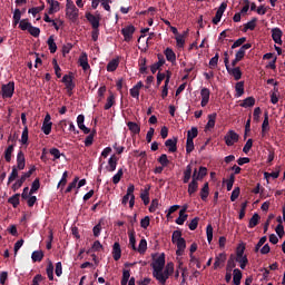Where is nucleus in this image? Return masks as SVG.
Wrapping results in <instances>:
<instances>
[{
	"label": "nucleus",
	"mask_w": 285,
	"mask_h": 285,
	"mask_svg": "<svg viewBox=\"0 0 285 285\" xmlns=\"http://www.w3.org/2000/svg\"><path fill=\"white\" fill-rule=\"evenodd\" d=\"M166 266V254H160L157 259H155L153 263H151V268H153V277H155V279H157V277H159L161 271H164ZM160 279H161V276H160Z\"/></svg>",
	"instance_id": "obj_1"
},
{
	"label": "nucleus",
	"mask_w": 285,
	"mask_h": 285,
	"mask_svg": "<svg viewBox=\"0 0 285 285\" xmlns=\"http://www.w3.org/2000/svg\"><path fill=\"white\" fill-rule=\"evenodd\" d=\"M66 17L71 23H77L79 20V9L75 6L72 0H67L66 4Z\"/></svg>",
	"instance_id": "obj_2"
},
{
	"label": "nucleus",
	"mask_w": 285,
	"mask_h": 285,
	"mask_svg": "<svg viewBox=\"0 0 285 285\" xmlns=\"http://www.w3.org/2000/svg\"><path fill=\"white\" fill-rule=\"evenodd\" d=\"M175 273V264L173 262L167 263L165 269H163L159 275L157 276V282H159V284L161 285H166V281L168 279V277H170V275ZM163 277V278H160Z\"/></svg>",
	"instance_id": "obj_3"
},
{
	"label": "nucleus",
	"mask_w": 285,
	"mask_h": 285,
	"mask_svg": "<svg viewBox=\"0 0 285 285\" xmlns=\"http://www.w3.org/2000/svg\"><path fill=\"white\" fill-rule=\"evenodd\" d=\"M35 170H37V168L32 167L29 171L24 173L13 185H12V190L13 193H17V190H19V188H21V186H23V183L26 181V179H30V177H32V173H35Z\"/></svg>",
	"instance_id": "obj_4"
},
{
	"label": "nucleus",
	"mask_w": 285,
	"mask_h": 285,
	"mask_svg": "<svg viewBox=\"0 0 285 285\" xmlns=\"http://www.w3.org/2000/svg\"><path fill=\"white\" fill-rule=\"evenodd\" d=\"M72 79H75V76H72V72H70L69 75H65L62 77V83H65L69 97H72V90H75V86H76Z\"/></svg>",
	"instance_id": "obj_5"
},
{
	"label": "nucleus",
	"mask_w": 285,
	"mask_h": 285,
	"mask_svg": "<svg viewBox=\"0 0 285 285\" xmlns=\"http://www.w3.org/2000/svg\"><path fill=\"white\" fill-rule=\"evenodd\" d=\"M1 91L3 99H12V96L14 95V81H9L8 83L2 85Z\"/></svg>",
	"instance_id": "obj_6"
},
{
	"label": "nucleus",
	"mask_w": 285,
	"mask_h": 285,
	"mask_svg": "<svg viewBox=\"0 0 285 285\" xmlns=\"http://www.w3.org/2000/svg\"><path fill=\"white\" fill-rule=\"evenodd\" d=\"M224 141L226 146H235L237 141H239V134L235 132V130H229L224 137Z\"/></svg>",
	"instance_id": "obj_7"
},
{
	"label": "nucleus",
	"mask_w": 285,
	"mask_h": 285,
	"mask_svg": "<svg viewBox=\"0 0 285 285\" xmlns=\"http://www.w3.org/2000/svg\"><path fill=\"white\" fill-rule=\"evenodd\" d=\"M50 119H52L50 114H47L41 127V130L45 135H50V132H52V121H50Z\"/></svg>",
	"instance_id": "obj_8"
},
{
	"label": "nucleus",
	"mask_w": 285,
	"mask_h": 285,
	"mask_svg": "<svg viewBox=\"0 0 285 285\" xmlns=\"http://www.w3.org/2000/svg\"><path fill=\"white\" fill-rule=\"evenodd\" d=\"M121 35L125 41H130L132 39V35H135V26L129 24L121 29Z\"/></svg>",
	"instance_id": "obj_9"
},
{
	"label": "nucleus",
	"mask_w": 285,
	"mask_h": 285,
	"mask_svg": "<svg viewBox=\"0 0 285 285\" xmlns=\"http://www.w3.org/2000/svg\"><path fill=\"white\" fill-rule=\"evenodd\" d=\"M200 97H202V102L200 106L203 108H206V106H208V101H210V89L208 88H203L200 90Z\"/></svg>",
	"instance_id": "obj_10"
},
{
	"label": "nucleus",
	"mask_w": 285,
	"mask_h": 285,
	"mask_svg": "<svg viewBox=\"0 0 285 285\" xmlns=\"http://www.w3.org/2000/svg\"><path fill=\"white\" fill-rule=\"evenodd\" d=\"M117 161H119V158L117 155H112L108 159V166L106 167V170H108V173H115L117 170Z\"/></svg>",
	"instance_id": "obj_11"
},
{
	"label": "nucleus",
	"mask_w": 285,
	"mask_h": 285,
	"mask_svg": "<svg viewBox=\"0 0 285 285\" xmlns=\"http://www.w3.org/2000/svg\"><path fill=\"white\" fill-rule=\"evenodd\" d=\"M186 210H188V206L187 205H185L179 210V217L176 219V224H178V226H184L186 219H188V214H186Z\"/></svg>",
	"instance_id": "obj_12"
},
{
	"label": "nucleus",
	"mask_w": 285,
	"mask_h": 285,
	"mask_svg": "<svg viewBox=\"0 0 285 285\" xmlns=\"http://www.w3.org/2000/svg\"><path fill=\"white\" fill-rule=\"evenodd\" d=\"M283 35L284 33L282 32V29H279V28L272 29V39L278 46H282V36Z\"/></svg>",
	"instance_id": "obj_13"
},
{
	"label": "nucleus",
	"mask_w": 285,
	"mask_h": 285,
	"mask_svg": "<svg viewBox=\"0 0 285 285\" xmlns=\"http://www.w3.org/2000/svg\"><path fill=\"white\" fill-rule=\"evenodd\" d=\"M250 48H253L252 43H245L243 45L239 50L236 52L235 57L242 61V59H244V57H246V50H250Z\"/></svg>",
	"instance_id": "obj_14"
},
{
	"label": "nucleus",
	"mask_w": 285,
	"mask_h": 285,
	"mask_svg": "<svg viewBox=\"0 0 285 285\" xmlns=\"http://www.w3.org/2000/svg\"><path fill=\"white\" fill-rule=\"evenodd\" d=\"M78 62L82 70H90V63H88V53L82 52L79 57Z\"/></svg>",
	"instance_id": "obj_15"
},
{
	"label": "nucleus",
	"mask_w": 285,
	"mask_h": 285,
	"mask_svg": "<svg viewBox=\"0 0 285 285\" xmlns=\"http://www.w3.org/2000/svg\"><path fill=\"white\" fill-rule=\"evenodd\" d=\"M16 168H18V170H23V168H26V155L22 150L18 151Z\"/></svg>",
	"instance_id": "obj_16"
},
{
	"label": "nucleus",
	"mask_w": 285,
	"mask_h": 285,
	"mask_svg": "<svg viewBox=\"0 0 285 285\" xmlns=\"http://www.w3.org/2000/svg\"><path fill=\"white\" fill-rule=\"evenodd\" d=\"M47 3L50 6L48 14H55V12H59V10H61L60 3L57 0H47Z\"/></svg>",
	"instance_id": "obj_17"
},
{
	"label": "nucleus",
	"mask_w": 285,
	"mask_h": 285,
	"mask_svg": "<svg viewBox=\"0 0 285 285\" xmlns=\"http://www.w3.org/2000/svg\"><path fill=\"white\" fill-rule=\"evenodd\" d=\"M132 195H135V185H129L127 188V194L122 197L121 204L126 206L129 199L132 198Z\"/></svg>",
	"instance_id": "obj_18"
},
{
	"label": "nucleus",
	"mask_w": 285,
	"mask_h": 285,
	"mask_svg": "<svg viewBox=\"0 0 285 285\" xmlns=\"http://www.w3.org/2000/svg\"><path fill=\"white\" fill-rule=\"evenodd\" d=\"M177 137H174L173 139H167L165 141L166 148H168L169 153H177Z\"/></svg>",
	"instance_id": "obj_19"
},
{
	"label": "nucleus",
	"mask_w": 285,
	"mask_h": 285,
	"mask_svg": "<svg viewBox=\"0 0 285 285\" xmlns=\"http://www.w3.org/2000/svg\"><path fill=\"white\" fill-rule=\"evenodd\" d=\"M85 17L87 21H89V23L91 24L92 29L99 28V18H97V16L87 12Z\"/></svg>",
	"instance_id": "obj_20"
},
{
	"label": "nucleus",
	"mask_w": 285,
	"mask_h": 285,
	"mask_svg": "<svg viewBox=\"0 0 285 285\" xmlns=\"http://www.w3.org/2000/svg\"><path fill=\"white\" fill-rule=\"evenodd\" d=\"M112 257L115 262H119V259H121V245L117 242L112 246Z\"/></svg>",
	"instance_id": "obj_21"
},
{
	"label": "nucleus",
	"mask_w": 285,
	"mask_h": 285,
	"mask_svg": "<svg viewBox=\"0 0 285 285\" xmlns=\"http://www.w3.org/2000/svg\"><path fill=\"white\" fill-rule=\"evenodd\" d=\"M226 262V253H220L215 257L214 271H217Z\"/></svg>",
	"instance_id": "obj_22"
},
{
	"label": "nucleus",
	"mask_w": 285,
	"mask_h": 285,
	"mask_svg": "<svg viewBox=\"0 0 285 285\" xmlns=\"http://www.w3.org/2000/svg\"><path fill=\"white\" fill-rule=\"evenodd\" d=\"M164 55L167 61H169L170 63H175L177 61V55L175 53V51H173V49L166 48Z\"/></svg>",
	"instance_id": "obj_23"
},
{
	"label": "nucleus",
	"mask_w": 285,
	"mask_h": 285,
	"mask_svg": "<svg viewBox=\"0 0 285 285\" xmlns=\"http://www.w3.org/2000/svg\"><path fill=\"white\" fill-rule=\"evenodd\" d=\"M190 177H193V165L189 164L186 166L184 170L183 184H188L190 181Z\"/></svg>",
	"instance_id": "obj_24"
},
{
	"label": "nucleus",
	"mask_w": 285,
	"mask_h": 285,
	"mask_svg": "<svg viewBox=\"0 0 285 285\" xmlns=\"http://www.w3.org/2000/svg\"><path fill=\"white\" fill-rule=\"evenodd\" d=\"M199 190V183L198 181H195V180H191L188 185V189H187V193L189 195V197H193L196 191Z\"/></svg>",
	"instance_id": "obj_25"
},
{
	"label": "nucleus",
	"mask_w": 285,
	"mask_h": 285,
	"mask_svg": "<svg viewBox=\"0 0 285 285\" xmlns=\"http://www.w3.org/2000/svg\"><path fill=\"white\" fill-rule=\"evenodd\" d=\"M227 72L234 77L235 81H239V79H242V69L239 67L229 68Z\"/></svg>",
	"instance_id": "obj_26"
},
{
	"label": "nucleus",
	"mask_w": 285,
	"mask_h": 285,
	"mask_svg": "<svg viewBox=\"0 0 285 285\" xmlns=\"http://www.w3.org/2000/svg\"><path fill=\"white\" fill-rule=\"evenodd\" d=\"M208 195H210V187L208 186V183H205L203 188L200 189V199L203 202H207Z\"/></svg>",
	"instance_id": "obj_27"
},
{
	"label": "nucleus",
	"mask_w": 285,
	"mask_h": 285,
	"mask_svg": "<svg viewBox=\"0 0 285 285\" xmlns=\"http://www.w3.org/2000/svg\"><path fill=\"white\" fill-rule=\"evenodd\" d=\"M127 127L132 135H139L141 132V127L137 122L128 121Z\"/></svg>",
	"instance_id": "obj_28"
},
{
	"label": "nucleus",
	"mask_w": 285,
	"mask_h": 285,
	"mask_svg": "<svg viewBox=\"0 0 285 285\" xmlns=\"http://www.w3.org/2000/svg\"><path fill=\"white\" fill-rule=\"evenodd\" d=\"M233 284L235 285L242 284V271L239 268H235L233 271Z\"/></svg>",
	"instance_id": "obj_29"
},
{
	"label": "nucleus",
	"mask_w": 285,
	"mask_h": 285,
	"mask_svg": "<svg viewBox=\"0 0 285 285\" xmlns=\"http://www.w3.org/2000/svg\"><path fill=\"white\" fill-rule=\"evenodd\" d=\"M47 45L51 55H55V52H57V42H55V36H50L48 38Z\"/></svg>",
	"instance_id": "obj_30"
},
{
	"label": "nucleus",
	"mask_w": 285,
	"mask_h": 285,
	"mask_svg": "<svg viewBox=\"0 0 285 285\" xmlns=\"http://www.w3.org/2000/svg\"><path fill=\"white\" fill-rule=\"evenodd\" d=\"M12 153H14V145H9L4 150V159L8 164L12 161Z\"/></svg>",
	"instance_id": "obj_31"
},
{
	"label": "nucleus",
	"mask_w": 285,
	"mask_h": 285,
	"mask_svg": "<svg viewBox=\"0 0 285 285\" xmlns=\"http://www.w3.org/2000/svg\"><path fill=\"white\" fill-rule=\"evenodd\" d=\"M47 277L50 282H52L55 279V265H52L51 261H49L47 269Z\"/></svg>",
	"instance_id": "obj_32"
},
{
	"label": "nucleus",
	"mask_w": 285,
	"mask_h": 285,
	"mask_svg": "<svg viewBox=\"0 0 285 285\" xmlns=\"http://www.w3.org/2000/svg\"><path fill=\"white\" fill-rule=\"evenodd\" d=\"M129 235V246H131L132 250H137V239L135 238V229H130V232H128Z\"/></svg>",
	"instance_id": "obj_33"
},
{
	"label": "nucleus",
	"mask_w": 285,
	"mask_h": 285,
	"mask_svg": "<svg viewBox=\"0 0 285 285\" xmlns=\"http://www.w3.org/2000/svg\"><path fill=\"white\" fill-rule=\"evenodd\" d=\"M217 119V114H210L208 115V122L206 125V130H210V128H215V121Z\"/></svg>",
	"instance_id": "obj_34"
},
{
	"label": "nucleus",
	"mask_w": 285,
	"mask_h": 285,
	"mask_svg": "<svg viewBox=\"0 0 285 285\" xmlns=\"http://www.w3.org/2000/svg\"><path fill=\"white\" fill-rule=\"evenodd\" d=\"M236 262H238L239 267L242 268V271L246 269V266H248V257L245 256H236Z\"/></svg>",
	"instance_id": "obj_35"
},
{
	"label": "nucleus",
	"mask_w": 285,
	"mask_h": 285,
	"mask_svg": "<svg viewBox=\"0 0 285 285\" xmlns=\"http://www.w3.org/2000/svg\"><path fill=\"white\" fill-rule=\"evenodd\" d=\"M95 135H97V130H92L85 139V146L87 148H90L92 146V142L95 141Z\"/></svg>",
	"instance_id": "obj_36"
},
{
	"label": "nucleus",
	"mask_w": 285,
	"mask_h": 285,
	"mask_svg": "<svg viewBox=\"0 0 285 285\" xmlns=\"http://www.w3.org/2000/svg\"><path fill=\"white\" fill-rule=\"evenodd\" d=\"M140 255H144L146 250H148V242H146V238L140 239L138 248L136 249Z\"/></svg>",
	"instance_id": "obj_37"
},
{
	"label": "nucleus",
	"mask_w": 285,
	"mask_h": 285,
	"mask_svg": "<svg viewBox=\"0 0 285 285\" xmlns=\"http://www.w3.org/2000/svg\"><path fill=\"white\" fill-rule=\"evenodd\" d=\"M259 219H262V217L259 216V214L255 213L249 219L248 228H255V226L259 224Z\"/></svg>",
	"instance_id": "obj_38"
},
{
	"label": "nucleus",
	"mask_w": 285,
	"mask_h": 285,
	"mask_svg": "<svg viewBox=\"0 0 285 285\" xmlns=\"http://www.w3.org/2000/svg\"><path fill=\"white\" fill-rule=\"evenodd\" d=\"M257 28V18H253L250 21L244 24V32L247 30H255Z\"/></svg>",
	"instance_id": "obj_39"
},
{
	"label": "nucleus",
	"mask_w": 285,
	"mask_h": 285,
	"mask_svg": "<svg viewBox=\"0 0 285 285\" xmlns=\"http://www.w3.org/2000/svg\"><path fill=\"white\" fill-rule=\"evenodd\" d=\"M150 187H148L147 189H145L144 193L140 194V199H142L145 206H148V204H150Z\"/></svg>",
	"instance_id": "obj_40"
},
{
	"label": "nucleus",
	"mask_w": 285,
	"mask_h": 285,
	"mask_svg": "<svg viewBox=\"0 0 285 285\" xmlns=\"http://www.w3.org/2000/svg\"><path fill=\"white\" fill-rule=\"evenodd\" d=\"M20 197H21V194H14L8 199V202L13 206V208H18L20 204V200H19Z\"/></svg>",
	"instance_id": "obj_41"
},
{
	"label": "nucleus",
	"mask_w": 285,
	"mask_h": 285,
	"mask_svg": "<svg viewBox=\"0 0 285 285\" xmlns=\"http://www.w3.org/2000/svg\"><path fill=\"white\" fill-rule=\"evenodd\" d=\"M235 262H237L235 258V255H230L227 261V267H226V271L228 273H230L233 271V268H235V266H237V264Z\"/></svg>",
	"instance_id": "obj_42"
},
{
	"label": "nucleus",
	"mask_w": 285,
	"mask_h": 285,
	"mask_svg": "<svg viewBox=\"0 0 285 285\" xmlns=\"http://www.w3.org/2000/svg\"><path fill=\"white\" fill-rule=\"evenodd\" d=\"M119 68V60H111L107 65V72H115Z\"/></svg>",
	"instance_id": "obj_43"
},
{
	"label": "nucleus",
	"mask_w": 285,
	"mask_h": 285,
	"mask_svg": "<svg viewBox=\"0 0 285 285\" xmlns=\"http://www.w3.org/2000/svg\"><path fill=\"white\" fill-rule=\"evenodd\" d=\"M66 184H68V171H63L57 188H60V190H63V188H66Z\"/></svg>",
	"instance_id": "obj_44"
},
{
	"label": "nucleus",
	"mask_w": 285,
	"mask_h": 285,
	"mask_svg": "<svg viewBox=\"0 0 285 285\" xmlns=\"http://www.w3.org/2000/svg\"><path fill=\"white\" fill-rule=\"evenodd\" d=\"M255 106V99L253 97H247L242 104V108H253Z\"/></svg>",
	"instance_id": "obj_45"
},
{
	"label": "nucleus",
	"mask_w": 285,
	"mask_h": 285,
	"mask_svg": "<svg viewBox=\"0 0 285 285\" xmlns=\"http://www.w3.org/2000/svg\"><path fill=\"white\" fill-rule=\"evenodd\" d=\"M269 122H268V111L264 112V120H263V125H262V134L264 135V132H267V130H269Z\"/></svg>",
	"instance_id": "obj_46"
},
{
	"label": "nucleus",
	"mask_w": 285,
	"mask_h": 285,
	"mask_svg": "<svg viewBox=\"0 0 285 285\" xmlns=\"http://www.w3.org/2000/svg\"><path fill=\"white\" fill-rule=\"evenodd\" d=\"M46 9V4L42 3V6L40 7H33L31 9H29V14H32V17H37V14H39V12H43V10Z\"/></svg>",
	"instance_id": "obj_47"
},
{
	"label": "nucleus",
	"mask_w": 285,
	"mask_h": 285,
	"mask_svg": "<svg viewBox=\"0 0 285 285\" xmlns=\"http://www.w3.org/2000/svg\"><path fill=\"white\" fill-rule=\"evenodd\" d=\"M32 262H42L43 259V252L42 250H35L31 254Z\"/></svg>",
	"instance_id": "obj_48"
},
{
	"label": "nucleus",
	"mask_w": 285,
	"mask_h": 285,
	"mask_svg": "<svg viewBox=\"0 0 285 285\" xmlns=\"http://www.w3.org/2000/svg\"><path fill=\"white\" fill-rule=\"evenodd\" d=\"M39 188H41V183L39 181V178H36L31 185L29 195H35V193H37V190H39Z\"/></svg>",
	"instance_id": "obj_49"
},
{
	"label": "nucleus",
	"mask_w": 285,
	"mask_h": 285,
	"mask_svg": "<svg viewBox=\"0 0 285 285\" xmlns=\"http://www.w3.org/2000/svg\"><path fill=\"white\" fill-rule=\"evenodd\" d=\"M28 126H26L22 130V135H21V139H20V144H22V146H28Z\"/></svg>",
	"instance_id": "obj_50"
},
{
	"label": "nucleus",
	"mask_w": 285,
	"mask_h": 285,
	"mask_svg": "<svg viewBox=\"0 0 285 285\" xmlns=\"http://www.w3.org/2000/svg\"><path fill=\"white\" fill-rule=\"evenodd\" d=\"M195 150V141L191 138H187L186 141V153L190 155Z\"/></svg>",
	"instance_id": "obj_51"
},
{
	"label": "nucleus",
	"mask_w": 285,
	"mask_h": 285,
	"mask_svg": "<svg viewBox=\"0 0 285 285\" xmlns=\"http://www.w3.org/2000/svg\"><path fill=\"white\" fill-rule=\"evenodd\" d=\"M77 184H79V177H75L73 180L68 185L65 193L68 195V193H72L73 188H77Z\"/></svg>",
	"instance_id": "obj_52"
},
{
	"label": "nucleus",
	"mask_w": 285,
	"mask_h": 285,
	"mask_svg": "<svg viewBox=\"0 0 285 285\" xmlns=\"http://www.w3.org/2000/svg\"><path fill=\"white\" fill-rule=\"evenodd\" d=\"M18 167L13 166L12 167V171L8 178V184H12V181H14V179H17V177H19V169H17Z\"/></svg>",
	"instance_id": "obj_53"
},
{
	"label": "nucleus",
	"mask_w": 285,
	"mask_h": 285,
	"mask_svg": "<svg viewBox=\"0 0 285 285\" xmlns=\"http://www.w3.org/2000/svg\"><path fill=\"white\" fill-rule=\"evenodd\" d=\"M236 95L235 97H242L244 95V81H239L235 86Z\"/></svg>",
	"instance_id": "obj_54"
},
{
	"label": "nucleus",
	"mask_w": 285,
	"mask_h": 285,
	"mask_svg": "<svg viewBox=\"0 0 285 285\" xmlns=\"http://www.w3.org/2000/svg\"><path fill=\"white\" fill-rule=\"evenodd\" d=\"M49 153H50V155L53 157V161H55L56 159H61V156L65 157V155L61 154V151H60L59 149L55 148V147L51 148V149L49 150Z\"/></svg>",
	"instance_id": "obj_55"
},
{
	"label": "nucleus",
	"mask_w": 285,
	"mask_h": 285,
	"mask_svg": "<svg viewBox=\"0 0 285 285\" xmlns=\"http://www.w3.org/2000/svg\"><path fill=\"white\" fill-rule=\"evenodd\" d=\"M114 106H115V95L111 94L107 98V102L105 105V110H110Z\"/></svg>",
	"instance_id": "obj_56"
},
{
	"label": "nucleus",
	"mask_w": 285,
	"mask_h": 285,
	"mask_svg": "<svg viewBox=\"0 0 285 285\" xmlns=\"http://www.w3.org/2000/svg\"><path fill=\"white\" fill-rule=\"evenodd\" d=\"M121 177H124V169H118L117 174L112 177V184L117 185L121 181Z\"/></svg>",
	"instance_id": "obj_57"
},
{
	"label": "nucleus",
	"mask_w": 285,
	"mask_h": 285,
	"mask_svg": "<svg viewBox=\"0 0 285 285\" xmlns=\"http://www.w3.org/2000/svg\"><path fill=\"white\" fill-rule=\"evenodd\" d=\"M217 63H219V53H216L210 60H209V68L212 70H215L217 68Z\"/></svg>",
	"instance_id": "obj_58"
},
{
	"label": "nucleus",
	"mask_w": 285,
	"mask_h": 285,
	"mask_svg": "<svg viewBox=\"0 0 285 285\" xmlns=\"http://www.w3.org/2000/svg\"><path fill=\"white\" fill-rule=\"evenodd\" d=\"M197 135H199V130L197 129V127H191V129L187 131V139L194 140Z\"/></svg>",
	"instance_id": "obj_59"
},
{
	"label": "nucleus",
	"mask_w": 285,
	"mask_h": 285,
	"mask_svg": "<svg viewBox=\"0 0 285 285\" xmlns=\"http://www.w3.org/2000/svg\"><path fill=\"white\" fill-rule=\"evenodd\" d=\"M158 161L160 163L163 168H166L168 164H170V160L168 159V155L166 154L160 155V157L158 158Z\"/></svg>",
	"instance_id": "obj_60"
},
{
	"label": "nucleus",
	"mask_w": 285,
	"mask_h": 285,
	"mask_svg": "<svg viewBox=\"0 0 285 285\" xmlns=\"http://www.w3.org/2000/svg\"><path fill=\"white\" fill-rule=\"evenodd\" d=\"M146 61H147L146 58H142V59L139 60V66H140L139 72H140V75H146L148 72V67H146Z\"/></svg>",
	"instance_id": "obj_61"
},
{
	"label": "nucleus",
	"mask_w": 285,
	"mask_h": 285,
	"mask_svg": "<svg viewBox=\"0 0 285 285\" xmlns=\"http://www.w3.org/2000/svg\"><path fill=\"white\" fill-rule=\"evenodd\" d=\"M31 26L32 23H30L28 19L20 20V23H19L20 30H23V31L29 30Z\"/></svg>",
	"instance_id": "obj_62"
},
{
	"label": "nucleus",
	"mask_w": 285,
	"mask_h": 285,
	"mask_svg": "<svg viewBox=\"0 0 285 285\" xmlns=\"http://www.w3.org/2000/svg\"><path fill=\"white\" fill-rule=\"evenodd\" d=\"M20 21H21V10L16 9L13 12V26H19Z\"/></svg>",
	"instance_id": "obj_63"
},
{
	"label": "nucleus",
	"mask_w": 285,
	"mask_h": 285,
	"mask_svg": "<svg viewBox=\"0 0 285 285\" xmlns=\"http://www.w3.org/2000/svg\"><path fill=\"white\" fill-rule=\"evenodd\" d=\"M29 35H31V37H39V35H41V29H39L38 27H33L31 24V27H29V30H28Z\"/></svg>",
	"instance_id": "obj_64"
}]
</instances>
